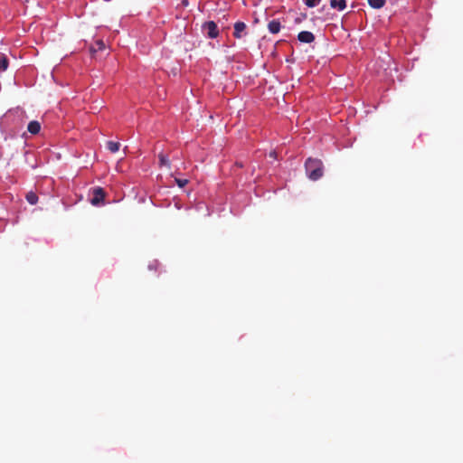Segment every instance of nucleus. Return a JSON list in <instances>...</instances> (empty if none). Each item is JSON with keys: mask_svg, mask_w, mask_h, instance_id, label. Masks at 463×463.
<instances>
[{"mask_svg": "<svg viewBox=\"0 0 463 463\" xmlns=\"http://www.w3.org/2000/svg\"><path fill=\"white\" fill-rule=\"evenodd\" d=\"M305 168L307 176L313 181L323 176V163L319 159L308 158L305 163Z\"/></svg>", "mask_w": 463, "mask_h": 463, "instance_id": "f257e3e1", "label": "nucleus"}, {"mask_svg": "<svg viewBox=\"0 0 463 463\" xmlns=\"http://www.w3.org/2000/svg\"><path fill=\"white\" fill-rule=\"evenodd\" d=\"M91 198L90 199V202L92 205H99L101 202L104 201L106 193L103 188L101 187H95L91 191Z\"/></svg>", "mask_w": 463, "mask_h": 463, "instance_id": "f03ea898", "label": "nucleus"}, {"mask_svg": "<svg viewBox=\"0 0 463 463\" xmlns=\"http://www.w3.org/2000/svg\"><path fill=\"white\" fill-rule=\"evenodd\" d=\"M203 30L206 33L207 36L211 39H214L219 34L217 24L213 21L206 22L203 25Z\"/></svg>", "mask_w": 463, "mask_h": 463, "instance_id": "7ed1b4c3", "label": "nucleus"}, {"mask_svg": "<svg viewBox=\"0 0 463 463\" xmlns=\"http://www.w3.org/2000/svg\"><path fill=\"white\" fill-rule=\"evenodd\" d=\"M246 28H247V26H246L245 23L236 22L234 24L233 36L238 39L241 38L243 35L246 34V32H245Z\"/></svg>", "mask_w": 463, "mask_h": 463, "instance_id": "20e7f679", "label": "nucleus"}, {"mask_svg": "<svg viewBox=\"0 0 463 463\" xmlns=\"http://www.w3.org/2000/svg\"><path fill=\"white\" fill-rule=\"evenodd\" d=\"M298 40L303 43H311L315 41V35L308 31H302L298 34Z\"/></svg>", "mask_w": 463, "mask_h": 463, "instance_id": "39448f33", "label": "nucleus"}, {"mask_svg": "<svg viewBox=\"0 0 463 463\" xmlns=\"http://www.w3.org/2000/svg\"><path fill=\"white\" fill-rule=\"evenodd\" d=\"M268 29L273 34L279 33L281 29L280 22L277 19L271 20L268 24Z\"/></svg>", "mask_w": 463, "mask_h": 463, "instance_id": "423d86ee", "label": "nucleus"}, {"mask_svg": "<svg viewBox=\"0 0 463 463\" xmlns=\"http://www.w3.org/2000/svg\"><path fill=\"white\" fill-rule=\"evenodd\" d=\"M330 6L337 11H343L346 8L345 0H330Z\"/></svg>", "mask_w": 463, "mask_h": 463, "instance_id": "0eeeda50", "label": "nucleus"}, {"mask_svg": "<svg viewBox=\"0 0 463 463\" xmlns=\"http://www.w3.org/2000/svg\"><path fill=\"white\" fill-rule=\"evenodd\" d=\"M27 129L31 134L36 135L41 130V125L38 121L33 120V121L29 122Z\"/></svg>", "mask_w": 463, "mask_h": 463, "instance_id": "6e6552de", "label": "nucleus"}, {"mask_svg": "<svg viewBox=\"0 0 463 463\" xmlns=\"http://www.w3.org/2000/svg\"><path fill=\"white\" fill-rule=\"evenodd\" d=\"M105 49V43L101 40H98L95 42L94 45L90 46V51L91 53H95L98 51H101Z\"/></svg>", "mask_w": 463, "mask_h": 463, "instance_id": "1a4fd4ad", "label": "nucleus"}, {"mask_svg": "<svg viewBox=\"0 0 463 463\" xmlns=\"http://www.w3.org/2000/svg\"><path fill=\"white\" fill-rule=\"evenodd\" d=\"M158 159H159V165L160 167H163V166H165L166 168H170V161L167 157V156L164 155L163 153H160L158 155Z\"/></svg>", "mask_w": 463, "mask_h": 463, "instance_id": "9d476101", "label": "nucleus"}, {"mask_svg": "<svg viewBox=\"0 0 463 463\" xmlns=\"http://www.w3.org/2000/svg\"><path fill=\"white\" fill-rule=\"evenodd\" d=\"M25 198H26L27 202H28L30 204H32V205L36 204V203H37V202H38V196H37V194H36L34 192H33V191L28 192V193L26 194Z\"/></svg>", "mask_w": 463, "mask_h": 463, "instance_id": "9b49d317", "label": "nucleus"}, {"mask_svg": "<svg viewBox=\"0 0 463 463\" xmlns=\"http://www.w3.org/2000/svg\"><path fill=\"white\" fill-rule=\"evenodd\" d=\"M119 147H120V144L118 142H114V141H108L107 142V148L111 153L118 152L119 150Z\"/></svg>", "mask_w": 463, "mask_h": 463, "instance_id": "f8f14e48", "label": "nucleus"}, {"mask_svg": "<svg viewBox=\"0 0 463 463\" xmlns=\"http://www.w3.org/2000/svg\"><path fill=\"white\" fill-rule=\"evenodd\" d=\"M368 3L373 8L379 9L384 5L385 0H368Z\"/></svg>", "mask_w": 463, "mask_h": 463, "instance_id": "ddd939ff", "label": "nucleus"}, {"mask_svg": "<svg viewBox=\"0 0 463 463\" xmlns=\"http://www.w3.org/2000/svg\"><path fill=\"white\" fill-rule=\"evenodd\" d=\"M8 67V59L5 56H3L0 59V71H4Z\"/></svg>", "mask_w": 463, "mask_h": 463, "instance_id": "4468645a", "label": "nucleus"}, {"mask_svg": "<svg viewBox=\"0 0 463 463\" xmlns=\"http://www.w3.org/2000/svg\"><path fill=\"white\" fill-rule=\"evenodd\" d=\"M320 1L321 0H305V4L308 7H315V6H317L320 3Z\"/></svg>", "mask_w": 463, "mask_h": 463, "instance_id": "2eb2a0df", "label": "nucleus"}, {"mask_svg": "<svg viewBox=\"0 0 463 463\" xmlns=\"http://www.w3.org/2000/svg\"><path fill=\"white\" fill-rule=\"evenodd\" d=\"M175 183L177 184V185L179 187L183 188V187H184L188 184V180L187 179L175 178Z\"/></svg>", "mask_w": 463, "mask_h": 463, "instance_id": "dca6fc26", "label": "nucleus"}, {"mask_svg": "<svg viewBox=\"0 0 463 463\" xmlns=\"http://www.w3.org/2000/svg\"><path fill=\"white\" fill-rule=\"evenodd\" d=\"M269 156L276 159L277 158V152L276 151H271L269 153Z\"/></svg>", "mask_w": 463, "mask_h": 463, "instance_id": "f3484780", "label": "nucleus"}, {"mask_svg": "<svg viewBox=\"0 0 463 463\" xmlns=\"http://www.w3.org/2000/svg\"><path fill=\"white\" fill-rule=\"evenodd\" d=\"M157 265H158L157 261H154V263H153V264H150V265H149V269H153V268H155V269H156Z\"/></svg>", "mask_w": 463, "mask_h": 463, "instance_id": "a211bd4d", "label": "nucleus"}]
</instances>
